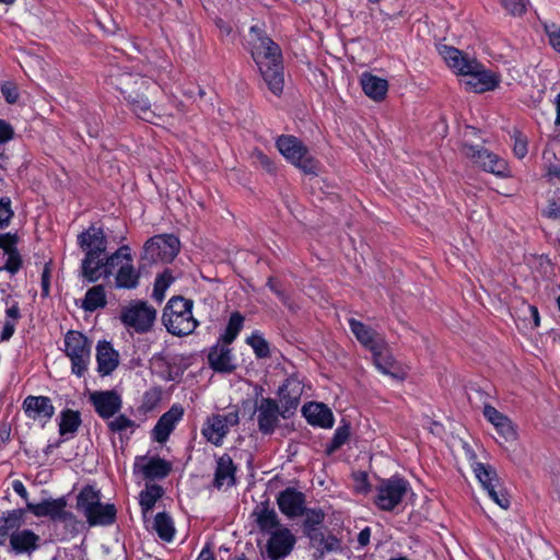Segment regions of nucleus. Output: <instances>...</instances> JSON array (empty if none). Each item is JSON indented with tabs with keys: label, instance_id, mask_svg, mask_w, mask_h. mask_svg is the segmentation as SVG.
Returning <instances> with one entry per match:
<instances>
[{
	"label": "nucleus",
	"instance_id": "1",
	"mask_svg": "<svg viewBox=\"0 0 560 560\" xmlns=\"http://www.w3.org/2000/svg\"><path fill=\"white\" fill-rule=\"evenodd\" d=\"M108 80L124 95L138 118L158 125L164 117L171 116L163 106L152 102L160 92V86L154 81L120 69H115Z\"/></svg>",
	"mask_w": 560,
	"mask_h": 560
},
{
	"label": "nucleus",
	"instance_id": "2",
	"mask_svg": "<svg viewBox=\"0 0 560 560\" xmlns=\"http://www.w3.org/2000/svg\"><path fill=\"white\" fill-rule=\"evenodd\" d=\"M77 243L84 253L80 275L90 283H95L102 279L104 267L107 268V273H109V269L117 264L118 258L128 255V245H122L114 253L106 254L107 237L103 229L94 224L78 235Z\"/></svg>",
	"mask_w": 560,
	"mask_h": 560
},
{
	"label": "nucleus",
	"instance_id": "3",
	"mask_svg": "<svg viewBox=\"0 0 560 560\" xmlns=\"http://www.w3.org/2000/svg\"><path fill=\"white\" fill-rule=\"evenodd\" d=\"M250 54L268 89L280 95L284 86L282 51L258 25L249 28Z\"/></svg>",
	"mask_w": 560,
	"mask_h": 560
},
{
	"label": "nucleus",
	"instance_id": "4",
	"mask_svg": "<svg viewBox=\"0 0 560 560\" xmlns=\"http://www.w3.org/2000/svg\"><path fill=\"white\" fill-rule=\"evenodd\" d=\"M192 301L183 296H173L166 304L162 320L167 331L175 336L191 334L198 322L192 316Z\"/></svg>",
	"mask_w": 560,
	"mask_h": 560
},
{
	"label": "nucleus",
	"instance_id": "5",
	"mask_svg": "<svg viewBox=\"0 0 560 560\" xmlns=\"http://www.w3.org/2000/svg\"><path fill=\"white\" fill-rule=\"evenodd\" d=\"M279 152L306 174H315L317 164L307 148L294 136H280L276 141Z\"/></svg>",
	"mask_w": 560,
	"mask_h": 560
},
{
	"label": "nucleus",
	"instance_id": "6",
	"mask_svg": "<svg viewBox=\"0 0 560 560\" xmlns=\"http://www.w3.org/2000/svg\"><path fill=\"white\" fill-rule=\"evenodd\" d=\"M156 310L148 302L136 300L120 312L121 323L138 334L149 332L155 323Z\"/></svg>",
	"mask_w": 560,
	"mask_h": 560
},
{
	"label": "nucleus",
	"instance_id": "7",
	"mask_svg": "<svg viewBox=\"0 0 560 560\" xmlns=\"http://www.w3.org/2000/svg\"><path fill=\"white\" fill-rule=\"evenodd\" d=\"M92 342L81 332L70 330L65 336L66 354L71 360L72 372L82 376L91 359Z\"/></svg>",
	"mask_w": 560,
	"mask_h": 560
},
{
	"label": "nucleus",
	"instance_id": "8",
	"mask_svg": "<svg viewBox=\"0 0 560 560\" xmlns=\"http://www.w3.org/2000/svg\"><path fill=\"white\" fill-rule=\"evenodd\" d=\"M472 470L493 502L500 508L508 510L511 504L510 495L502 486L495 468L489 464L475 462L472 464Z\"/></svg>",
	"mask_w": 560,
	"mask_h": 560
},
{
	"label": "nucleus",
	"instance_id": "9",
	"mask_svg": "<svg viewBox=\"0 0 560 560\" xmlns=\"http://www.w3.org/2000/svg\"><path fill=\"white\" fill-rule=\"evenodd\" d=\"M179 252V240L173 234L155 235L143 246L141 260L149 264L155 261H172Z\"/></svg>",
	"mask_w": 560,
	"mask_h": 560
},
{
	"label": "nucleus",
	"instance_id": "10",
	"mask_svg": "<svg viewBox=\"0 0 560 560\" xmlns=\"http://www.w3.org/2000/svg\"><path fill=\"white\" fill-rule=\"evenodd\" d=\"M104 269L102 279H108L114 276L116 289L135 290L139 287L141 275L140 270L132 264L131 249L129 246L128 255L119 257L117 264L109 269V273H107V268L104 267Z\"/></svg>",
	"mask_w": 560,
	"mask_h": 560
},
{
	"label": "nucleus",
	"instance_id": "11",
	"mask_svg": "<svg viewBox=\"0 0 560 560\" xmlns=\"http://www.w3.org/2000/svg\"><path fill=\"white\" fill-rule=\"evenodd\" d=\"M68 501L66 497L57 499H45L39 503L27 502L26 510L36 517H49L52 522L65 524L77 523L75 515L67 511Z\"/></svg>",
	"mask_w": 560,
	"mask_h": 560
},
{
	"label": "nucleus",
	"instance_id": "12",
	"mask_svg": "<svg viewBox=\"0 0 560 560\" xmlns=\"http://www.w3.org/2000/svg\"><path fill=\"white\" fill-rule=\"evenodd\" d=\"M409 489V483L404 478L393 477L382 480L377 487L375 504L383 511H393L401 501Z\"/></svg>",
	"mask_w": 560,
	"mask_h": 560
},
{
	"label": "nucleus",
	"instance_id": "13",
	"mask_svg": "<svg viewBox=\"0 0 560 560\" xmlns=\"http://www.w3.org/2000/svg\"><path fill=\"white\" fill-rule=\"evenodd\" d=\"M463 154L488 173L504 176L508 172L506 162L482 147L463 144Z\"/></svg>",
	"mask_w": 560,
	"mask_h": 560
},
{
	"label": "nucleus",
	"instance_id": "14",
	"mask_svg": "<svg viewBox=\"0 0 560 560\" xmlns=\"http://www.w3.org/2000/svg\"><path fill=\"white\" fill-rule=\"evenodd\" d=\"M89 400L98 417L104 420L114 417L122 407L121 396L114 389L90 392Z\"/></svg>",
	"mask_w": 560,
	"mask_h": 560
},
{
	"label": "nucleus",
	"instance_id": "15",
	"mask_svg": "<svg viewBox=\"0 0 560 560\" xmlns=\"http://www.w3.org/2000/svg\"><path fill=\"white\" fill-rule=\"evenodd\" d=\"M468 67L463 74L468 77L466 81L468 89L476 93H482L492 91L498 86L499 78L494 73L486 71L477 60H472Z\"/></svg>",
	"mask_w": 560,
	"mask_h": 560
},
{
	"label": "nucleus",
	"instance_id": "16",
	"mask_svg": "<svg viewBox=\"0 0 560 560\" xmlns=\"http://www.w3.org/2000/svg\"><path fill=\"white\" fill-rule=\"evenodd\" d=\"M171 470V463L159 456H138L133 465V474H141L148 480L164 479Z\"/></svg>",
	"mask_w": 560,
	"mask_h": 560
},
{
	"label": "nucleus",
	"instance_id": "17",
	"mask_svg": "<svg viewBox=\"0 0 560 560\" xmlns=\"http://www.w3.org/2000/svg\"><path fill=\"white\" fill-rule=\"evenodd\" d=\"M372 355L378 371L389 375L394 382L405 381L407 373L393 357L387 341L381 349L372 351Z\"/></svg>",
	"mask_w": 560,
	"mask_h": 560
},
{
	"label": "nucleus",
	"instance_id": "18",
	"mask_svg": "<svg viewBox=\"0 0 560 560\" xmlns=\"http://www.w3.org/2000/svg\"><path fill=\"white\" fill-rule=\"evenodd\" d=\"M295 545V537L289 528H280L270 533L266 549L271 560L287 557Z\"/></svg>",
	"mask_w": 560,
	"mask_h": 560
},
{
	"label": "nucleus",
	"instance_id": "19",
	"mask_svg": "<svg viewBox=\"0 0 560 560\" xmlns=\"http://www.w3.org/2000/svg\"><path fill=\"white\" fill-rule=\"evenodd\" d=\"M277 503L281 513L294 518L305 512V494L294 488H287L278 494Z\"/></svg>",
	"mask_w": 560,
	"mask_h": 560
},
{
	"label": "nucleus",
	"instance_id": "20",
	"mask_svg": "<svg viewBox=\"0 0 560 560\" xmlns=\"http://www.w3.org/2000/svg\"><path fill=\"white\" fill-rule=\"evenodd\" d=\"M348 324L357 340L371 352L385 346L386 340L384 336L372 327L355 318H350Z\"/></svg>",
	"mask_w": 560,
	"mask_h": 560
},
{
	"label": "nucleus",
	"instance_id": "21",
	"mask_svg": "<svg viewBox=\"0 0 560 560\" xmlns=\"http://www.w3.org/2000/svg\"><path fill=\"white\" fill-rule=\"evenodd\" d=\"M184 408L180 405H173L168 411L163 413L153 428V438L159 443L167 441L175 429L176 423L183 418Z\"/></svg>",
	"mask_w": 560,
	"mask_h": 560
},
{
	"label": "nucleus",
	"instance_id": "22",
	"mask_svg": "<svg viewBox=\"0 0 560 560\" xmlns=\"http://www.w3.org/2000/svg\"><path fill=\"white\" fill-rule=\"evenodd\" d=\"M208 362L211 369L219 373H231L236 365L233 363L232 350L228 345L220 341L210 348Z\"/></svg>",
	"mask_w": 560,
	"mask_h": 560
},
{
	"label": "nucleus",
	"instance_id": "23",
	"mask_svg": "<svg viewBox=\"0 0 560 560\" xmlns=\"http://www.w3.org/2000/svg\"><path fill=\"white\" fill-rule=\"evenodd\" d=\"M97 372L105 376L112 374L119 364V353L109 341L101 340L96 346Z\"/></svg>",
	"mask_w": 560,
	"mask_h": 560
},
{
	"label": "nucleus",
	"instance_id": "24",
	"mask_svg": "<svg viewBox=\"0 0 560 560\" xmlns=\"http://www.w3.org/2000/svg\"><path fill=\"white\" fill-rule=\"evenodd\" d=\"M279 406L275 399L264 398L258 407V428L264 434H271L279 422Z\"/></svg>",
	"mask_w": 560,
	"mask_h": 560
},
{
	"label": "nucleus",
	"instance_id": "25",
	"mask_svg": "<svg viewBox=\"0 0 560 560\" xmlns=\"http://www.w3.org/2000/svg\"><path fill=\"white\" fill-rule=\"evenodd\" d=\"M237 467L229 454H223L217 459V466L213 478V487L221 489L231 488L236 485Z\"/></svg>",
	"mask_w": 560,
	"mask_h": 560
},
{
	"label": "nucleus",
	"instance_id": "26",
	"mask_svg": "<svg viewBox=\"0 0 560 560\" xmlns=\"http://www.w3.org/2000/svg\"><path fill=\"white\" fill-rule=\"evenodd\" d=\"M302 413L312 425L330 429L334 425L331 410L323 402L311 401L303 406Z\"/></svg>",
	"mask_w": 560,
	"mask_h": 560
},
{
	"label": "nucleus",
	"instance_id": "27",
	"mask_svg": "<svg viewBox=\"0 0 560 560\" xmlns=\"http://www.w3.org/2000/svg\"><path fill=\"white\" fill-rule=\"evenodd\" d=\"M40 537L31 529L13 532L10 535V545L14 553L31 555L39 548Z\"/></svg>",
	"mask_w": 560,
	"mask_h": 560
},
{
	"label": "nucleus",
	"instance_id": "28",
	"mask_svg": "<svg viewBox=\"0 0 560 560\" xmlns=\"http://www.w3.org/2000/svg\"><path fill=\"white\" fill-rule=\"evenodd\" d=\"M23 409L33 419L45 418L49 420L55 413V407L50 398L46 396H27L23 401Z\"/></svg>",
	"mask_w": 560,
	"mask_h": 560
},
{
	"label": "nucleus",
	"instance_id": "29",
	"mask_svg": "<svg viewBox=\"0 0 560 560\" xmlns=\"http://www.w3.org/2000/svg\"><path fill=\"white\" fill-rule=\"evenodd\" d=\"M360 83L366 96L373 101H383L388 91L387 80L374 75L370 72H363L360 78Z\"/></svg>",
	"mask_w": 560,
	"mask_h": 560
},
{
	"label": "nucleus",
	"instance_id": "30",
	"mask_svg": "<svg viewBox=\"0 0 560 560\" xmlns=\"http://www.w3.org/2000/svg\"><path fill=\"white\" fill-rule=\"evenodd\" d=\"M228 433L226 420L221 415H213L208 418L202 428V435L215 446L222 445Z\"/></svg>",
	"mask_w": 560,
	"mask_h": 560
},
{
	"label": "nucleus",
	"instance_id": "31",
	"mask_svg": "<svg viewBox=\"0 0 560 560\" xmlns=\"http://www.w3.org/2000/svg\"><path fill=\"white\" fill-rule=\"evenodd\" d=\"M91 514H88L86 522L90 526H108L115 523L117 510L114 504L98 503Z\"/></svg>",
	"mask_w": 560,
	"mask_h": 560
},
{
	"label": "nucleus",
	"instance_id": "32",
	"mask_svg": "<svg viewBox=\"0 0 560 560\" xmlns=\"http://www.w3.org/2000/svg\"><path fill=\"white\" fill-rule=\"evenodd\" d=\"M24 509H15L0 516V545H4L11 530L16 532L24 524Z\"/></svg>",
	"mask_w": 560,
	"mask_h": 560
},
{
	"label": "nucleus",
	"instance_id": "33",
	"mask_svg": "<svg viewBox=\"0 0 560 560\" xmlns=\"http://www.w3.org/2000/svg\"><path fill=\"white\" fill-rule=\"evenodd\" d=\"M272 375L276 377L273 382L281 385H301L305 382V377L289 361L276 366Z\"/></svg>",
	"mask_w": 560,
	"mask_h": 560
},
{
	"label": "nucleus",
	"instance_id": "34",
	"mask_svg": "<svg viewBox=\"0 0 560 560\" xmlns=\"http://www.w3.org/2000/svg\"><path fill=\"white\" fill-rule=\"evenodd\" d=\"M82 424V418L79 410L63 409L59 415V434L61 436H73Z\"/></svg>",
	"mask_w": 560,
	"mask_h": 560
},
{
	"label": "nucleus",
	"instance_id": "35",
	"mask_svg": "<svg viewBox=\"0 0 560 560\" xmlns=\"http://www.w3.org/2000/svg\"><path fill=\"white\" fill-rule=\"evenodd\" d=\"M101 503V492L93 486H84L77 495V509L86 516Z\"/></svg>",
	"mask_w": 560,
	"mask_h": 560
},
{
	"label": "nucleus",
	"instance_id": "36",
	"mask_svg": "<svg viewBox=\"0 0 560 560\" xmlns=\"http://www.w3.org/2000/svg\"><path fill=\"white\" fill-rule=\"evenodd\" d=\"M440 52L448 67L462 75L465 73V70L469 68L468 66L474 60L467 58L460 50L451 46H443Z\"/></svg>",
	"mask_w": 560,
	"mask_h": 560
},
{
	"label": "nucleus",
	"instance_id": "37",
	"mask_svg": "<svg viewBox=\"0 0 560 560\" xmlns=\"http://www.w3.org/2000/svg\"><path fill=\"white\" fill-rule=\"evenodd\" d=\"M253 514L256 515L257 525L264 533H271L272 528L280 525L276 511L269 509L268 503L257 506Z\"/></svg>",
	"mask_w": 560,
	"mask_h": 560
},
{
	"label": "nucleus",
	"instance_id": "38",
	"mask_svg": "<svg viewBox=\"0 0 560 560\" xmlns=\"http://www.w3.org/2000/svg\"><path fill=\"white\" fill-rule=\"evenodd\" d=\"M106 304L105 288L102 284H97L86 291L81 306L86 312H94L97 308L105 307Z\"/></svg>",
	"mask_w": 560,
	"mask_h": 560
},
{
	"label": "nucleus",
	"instance_id": "39",
	"mask_svg": "<svg viewBox=\"0 0 560 560\" xmlns=\"http://www.w3.org/2000/svg\"><path fill=\"white\" fill-rule=\"evenodd\" d=\"M153 529L155 530L159 538L163 541L170 542L174 538V522L166 512H160L155 515L153 521Z\"/></svg>",
	"mask_w": 560,
	"mask_h": 560
},
{
	"label": "nucleus",
	"instance_id": "40",
	"mask_svg": "<svg viewBox=\"0 0 560 560\" xmlns=\"http://www.w3.org/2000/svg\"><path fill=\"white\" fill-rule=\"evenodd\" d=\"M164 490L159 485H145V489L140 492L139 504L143 513L151 511L156 501L162 498Z\"/></svg>",
	"mask_w": 560,
	"mask_h": 560
},
{
	"label": "nucleus",
	"instance_id": "41",
	"mask_svg": "<svg viewBox=\"0 0 560 560\" xmlns=\"http://www.w3.org/2000/svg\"><path fill=\"white\" fill-rule=\"evenodd\" d=\"M243 323V315H241V313L238 312L233 313L229 319L223 336L218 341L228 346L232 343L236 339L238 332L241 331Z\"/></svg>",
	"mask_w": 560,
	"mask_h": 560
},
{
	"label": "nucleus",
	"instance_id": "42",
	"mask_svg": "<svg viewBox=\"0 0 560 560\" xmlns=\"http://www.w3.org/2000/svg\"><path fill=\"white\" fill-rule=\"evenodd\" d=\"M246 342L253 348L257 358L266 359L270 357L269 343L260 332H253L246 339Z\"/></svg>",
	"mask_w": 560,
	"mask_h": 560
},
{
	"label": "nucleus",
	"instance_id": "43",
	"mask_svg": "<svg viewBox=\"0 0 560 560\" xmlns=\"http://www.w3.org/2000/svg\"><path fill=\"white\" fill-rule=\"evenodd\" d=\"M350 436V425L345 423L338 427L334 433V436L329 444L326 446V453L332 454L337 450H339L349 439Z\"/></svg>",
	"mask_w": 560,
	"mask_h": 560
},
{
	"label": "nucleus",
	"instance_id": "44",
	"mask_svg": "<svg viewBox=\"0 0 560 560\" xmlns=\"http://www.w3.org/2000/svg\"><path fill=\"white\" fill-rule=\"evenodd\" d=\"M174 278L172 277L171 272L164 271L163 273L159 275L154 282L153 293L152 296L158 302H162L165 296V291L170 287V284L173 282Z\"/></svg>",
	"mask_w": 560,
	"mask_h": 560
},
{
	"label": "nucleus",
	"instance_id": "45",
	"mask_svg": "<svg viewBox=\"0 0 560 560\" xmlns=\"http://www.w3.org/2000/svg\"><path fill=\"white\" fill-rule=\"evenodd\" d=\"M303 521V532L311 528H318L325 520V513L322 509H306Z\"/></svg>",
	"mask_w": 560,
	"mask_h": 560
},
{
	"label": "nucleus",
	"instance_id": "46",
	"mask_svg": "<svg viewBox=\"0 0 560 560\" xmlns=\"http://www.w3.org/2000/svg\"><path fill=\"white\" fill-rule=\"evenodd\" d=\"M5 254L8 255V258L5 264L0 267V271L5 270L11 275H15L22 267V256L18 248Z\"/></svg>",
	"mask_w": 560,
	"mask_h": 560
},
{
	"label": "nucleus",
	"instance_id": "47",
	"mask_svg": "<svg viewBox=\"0 0 560 560\" xmlns=\"http://www.w3.org/2000/svg\"><path fill=\"white\" fill-rule=\"evenodd\" d=\"M108 430L113 433H121L127 429H132L136 427L133 420L129 419L125 415H119L115 419L110 420L107 423Z\"/></svg>",
	"mask_w": 560,
	"mask_h": 560
},
{
	"label": "nucleus",
	"instance_id": "48",
	"mask_svg": "<svg viewBox=\"0 0 560 560\" xmlns=\"http://www.w3.org/2000/svg\"><path fill=\"white\" fill-rule=\"evenodd\" d=\"M14 212L11 207V199L9 197L0 198V230L10 225Z\"/></svg>",
	"mask_w": 560,
	"mask_h": 560
},
{
	"label": "nucleus",
	"instance_id": "49",
	"mask_svg": "<svg viewBox=\"0 0 560 560\" xmlns=\"http://www.w3.org/2000/svg\"><path fill=\"white\" fill-rule=\"evenodd\" d=\"M322 555L326 552H337L342 550L341 540L337 538L335 535H326L322 546L317 548Z\"/></svg>",
	"mask_w": 560,
	"mask_h": 560
},
{
	"label": "nucleus",
	"instance_id": "50",
	"mask_svg": "<svg viewBox=\"0 0 560 560\" xmlns=\"http://www.w3.org/2000/svg\"><path fill=\"white\" fill-rule=\"evenodd\" d=\"M498 434L503 438L505 442L516 440L517 433L509 418L503 420L498 427H494Z\"/></svg>",
	"mask_w": 560,
	"mask_h": 560
},
{
	"label": "nucleus",
	"instance_id": "51",
	"mask_svg": "<svg viewBox=\"0 0 560 560\" xmlns=\"http://www.w3.org/2000/svg\"><path fill=\"white\" fill-rule=\"evenodd\" d=\"M502 5L513 15H522L526 11L527 0H501Z\"/></svg>",
	"mask_w": 560,
	"mask_h": 560
},
{
	"label": "nucleus",
	"instance_id": "52",
	"mask_svg": "<svg viewBox=\"0 0 560 560\" xmlns=\"http://www.w3.org/2000/svg\"><path fill=\"white\" fill-rule=\"evenodd\" d=\"M483 417L494 427H498L503 420L508 418L505 415L498 411L493 406L488 404H486L483 407Z\"/></svg>",
	"mask_w": 560,
	"mask_h": 560
},
{
	"label": "nucleus",
	"instance_id": "53",
	"mask_svg": "<svg viewBox=\"0 0 560 560\" xmlns=\"http://www.w3.org/2000/svg\"><path fill=\"white\" fill-rule=\"evenodd\" d=\"M4 303L7 305V310H5L7 319L5 320H13V323L16 324L19 322V319L21 318V311H20L19 303L15 301H11L10 296H7L4 299Z\"/></svg>",
	"mask_w": 560,
	"mask_h": 560
},
{
	"label": "nucleus",
	"instance_id": "54",
	"mask_svg": "<svg viewBox=\"0 0 560 560\" xmlns=\"http://www.w3.org/2000/svg\"><path fill=\"white\" fill-rule=\"evenodd\" d=\"M252 158L256 164H258L260 167H262L268 173H272L275 171L273 162L270 160L269 156H267L261 151H259V150L254 151L252 154Z\"/></svg>",
	"mask_w": 560,
	"mask_h": 560
},
{
	"label": "nucleus",
	"instance_id": "55",
	"mask_svg": "<svg viewBox=\"0 0 560 560\" xmlns=\"http://www.w3.org/2000/svg\"><path fill=\"white\" fill-rule=\"evenodd\" d=\"M1 93L9 104H14L19 100V90L15 84L5 82L1 86Z\"/></svg>",
	"mask_w": 560,
	"mask_h": 560
},
{
	"label": "nucleus",
	"instance_id": "56",
	"mask_svg": "<svg viewBox=\"0 0 560 560\" xmlns=\"http://www.w3.org/2000/svg\"><path fill=\"white\" fill-rule=\"evenodd\" d=\"M19 237L15 233L0 234V248L3 249L4 254L16 249Z\"/></svg>",
	"mask_w": 560,
	"mask_h": 560
},
{
	"label": "nucleus",
	"instance_id": "57",
	"mask_svg": "<svg viewBox=\"0 0 560 560\" xmlns=\"http://www.w3.org/2000/svg\"><path fill=\"white\" fill-rule=\"evenodd\" d=\"M546 34L548 35L549 43L553 47V49L560 52V26L555 24L545 25Z\"/></svg>",
	"mask_w": 560,
	"mask_h": 560
},
{
	"label": "nucleus",
	"instance_id": "58",
	"mask_svg": "<svg viewBox=\"0 0 560 560\" xmlns=\"http://www.w3.org/2000/svg\"><path fill=\"white\" fill-rule=\"evenodd\" d=\"M354 489L357 492L365 493L370 490L368 474L365 471H358L353 474Z\"/></svg>",
	"mask_w": 560,
	"mask_h": 560
},
{
	"label": "nucleus",
	"instance_id": "59",
	"mask_svg": "<svg viewBox=\"0 0 560 560\" xmlns=\"http://www.w3.org/2000/svg\"><path fill=\"white\" fill-rule=\"evenodd\" d=\"M267 287L278 296V299L285 305L290 306L289 304V296L285 293L284 290L281 289L279 283L273 277H270L267 281Z\"/></svg>",
	"mask_w": 560,
	"mask_h": 560
},
{
	"label": "nucleus",
	"instance_id": "60",
	"mask_svg": "<svg viewBox=\"0 0 560 560\" xmlns=\"http://www.w3.org/2000/svg\"><path fill=\"white\" fill-rule=\"evenodd\" d=\"M303 533L311 540L312 546L316 548L322 546V542L326 536L320 527L306 529Z\"/></svg>",
	"mask_w": 560,
	"mask_h": 560
},
{
	"label": "nucleus",
	"instance_id": "61",
	"mask_svg": "<svg viewBox=\"0 0 560 560\" xmlns=\"http://www.w3.org/2000/svg\"><path fill=\"white\" fill-rule=\"evenodd\" d=\"M50 277H51V268L50 262H46L42 272V295L48 296L50 292Z\"/></svg>",
	"mask_w": 560,
	"mask_h": 560
},
{
	"label": "nucleus",
	"instance_id": "62",
	"mask_svg": "<svg viewBox=\"0 0 560 560\" xmlns=\"http://www.w3.org/2000/svg\"><path fill=\"white\" fill-rule=\"evenodd\" d=\"M160 400V393L156 389L145 392L143 396L142 408L144 410H152Z\"/></svg>",
	"mask_w": 560,
	"mask_h": 560
},
{
	"label": "nucleus",
	"instance_id": "63",
	"mask_svg": "<svg viewBox=\"0 0 560 560\" xmlns=\"http://www.w3.org/2000/svg\"><path fill=\"white\" fill-rule=\"evenodd\" d=\"M14 129L13 127L3 119H0V143H5L13 139Z\"/></svg>",
	"mask_w": 560,
	"mask_h": 560
},
{
	"label": "nucleus",
	"instance_id": "64",
	"mask_svg": "<svg viewBox=\"0 0 560 560\" xmlns=\"http://www.w3.org/2000/svg\"><path fill=\"white\" fill-rule=\"evenodd\" d=\"M542 215L552 220L560 219V205L555 200H550L542 210Z\"/></svg>",
	"mask_w": 560,
	"mask_h": 560
}]
</instances>
